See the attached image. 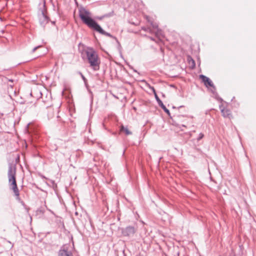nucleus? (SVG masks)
<instances>
[{"instance_id": "obj_1", "label": "nucleus", "mask_w": 256, "mask_h": 256, "mask_svg": "<svg viewBox=\"0 0 256 256\" xmlns=\"http://www.w3.org/2000/svg\"><path fill=\"white\" fill-rule=\"evenodd\" d=\"M78 14L83 23L90 28L102 34L113 38L110 34L105 32L98 22L92 18V14L88 10L82 7L78 10Z\"/></svg>"}, {"instance_id": "obj_2", "label": "nucleus", "mask_w": 256, "mask_h": 256, "mask_svg": "<svg viewBox=\"0 0 256 256\" xmlns=\"http://www.w3.org/2000/svg\"><path fill=\"white\" fill-rule=\"evenodd\" d=\"M82 58L89 64V66L94 71L100 70V60L98 52L92 47L88 46L80 52Z\"/></svg>"}, {"instance_id": "obj_3", "label": "nucleus", "mask_w": 256, "mask_h": 256, "mask_svg": "<svg viewBox=\"0 0 256 256\" xmlns=\"http://www.w3.org/2000/svg\"><path fill=\"white\" fill-rule=\"evenodd\" d=\"M46 2L44 0L43 3L44 8L40 10V13L38 14L39 22L40 26L44 27L50 20L49 18L46 15V11L45 9Z\"/></svg>"}, {"instance_id": "obj_4", "label": "nucleus", "mask_w": 256, "mask_h": 256, "mask_svg": "<svg viewBox=\"0 0 256 256\" xmlns=\"http://www.w3.org/2000/svg\"><path fill=\"white\" fill-rule=\"evenodd\" d=\"M16 178V177H8L9 188L10 190H12L14 196H18L19 190L17 186Z\"/></svg>"}, {"instance_id": "obj_5", "label": "nucleus", "mask_w": 256, "mask_h": 256, "mask_svg": "<svg viewBox=\"0 0 256 256\" xmlns=\"http://www.w3.org/2000/svg\"><path fill=\"white\" fill-rule=\"evenodd\" d=\"M122 233L124 236H132L136 232V230L134 226H129L124 228H122Z\"/></svg>"}, {"instance_id": "obj_6", "label": "nucleus", "mask_w": 256, "mask_h": 256, "mask_svg": "<svg viewBox=\"0 0 256 256\" xmlns=\"http://www.w3.org/2000/svg\"><path fill=\"white\" fill-rule=\"evenodd\" d=\"M19 160V157H18L16 160H13L12 162H9L8 168V176H15L16 174V160Z\"/></svg>"}, {"instance_id": "obj_7", "label": "nucleus", "mask_w": 256, "mask_h": 256, "mask_svg": "<svg viewBox=\"0 0 256 256\" xmlns=\"http://www.w3.org/2000/svg\"><path fill=\"white\" fill-rule=\"evenodd\" d=\"M152 92L154 94V96L156 100L157 101L158 105L163 109V110L166 112L169 116H170V110L166 108V106L164 104L162 101L160 100L158 96L157 95L156 90H154V87L151 88Z\"/></svg>"}, {"instance_id": "obj_8", "label": "nucleus", "mask_w": 256, "mask_h": 256, "mask_svg": "<svg viewBox=\"0 0 256 256\" xmlns=\"http://www.w3.org/2000/svg\"><path fill=\"white\" fill-rule=\"evenodd\" d=\"M58 256H74L72 252L66 245H63L59 250Z\"/></svg>"}, {"instance_id": "obj_9", "label": "nucleus", "mask_w": 256, "mask_h": 256, "mask_svg": "<svg viewBox=\"0 0 256 256\" xmlns=\"http://www.w3.org/2000/svg\"><path fill=\"white\" fill-rule=\"evenodd\" d=\"M200 78L202 80V82L204 83L206 86H210L214 88V90H216V88L212 82L210 80V78L202 74L200 75Z\"/></svg>"}, {"instance_id": "obj_10", "label": "nucleus", "mask_w": 256, "mask_h": 256, "mask_svg": "<svg viewBox=\"0 0 256 256\" xmlns=\"http://www.w3.org/2000/svg\"><path fill=\"white\" fill-rule=\"evenodd\" d=\"M220 108L221 110V112L222 114V116L224 118H226L229 119H231L232 117L231 111L227 108L222 107V106H220Z\"/></svg>"}, {"instance_id": "obj_11", "label": "nucleus", "mask_w": 256, "mask_h": 256, "mask_svg": "<svg viewBox=\"0 0 256 256\" xmlns=\"http://www.w3.org/2000/svg\"><path fill=\"white\" fill-rule=\"evenodd\" d=\"M120 132H124L126 136L132 134V132L128 129V126H125L123 124L120 125Z\"/></svg>"}, {"instance_id": "obj_12", "label": "nucleus", "mask_w": 256, "mask_h": 256, "mask_svg": "<svg viewBox=\"0 0 256 256\" xmlns=\"http://www.w3.org/2000/svg\"><path fill=\"white\" fill-rule=\"evenodd\" d=\"M150 24L152 26V28L154 30H156V31L154 32L155 35L156 37L160 36L162 34V30H159L158 27V24L156 23H154L153 22H150Z\"/></svg>"}, {"instance_id": "obj_13", "label": "nucleus", "mask_w": 256, "mask_h": 256, "mask_svg": "<svg viewBox=\"0 0 256 256\" xmlns=\"http://www.w3.org/2000/svg\"><path fill=\"white\" fill-rule=\"evenodd\" d=\"M142 30L146 32H148L150 34L153 33L152 30L150 28H147V27L144 26V27H142Z\"/></svg>"}, {"instance_id": "obj_14", "label": "nucleus", "mask_w": 256, "mask_h": 256, "mask_svg": "<svg viewBox=\"0 0 256 256\" xmlns=\"http://www.w3.org/2000/svg\"><path fill=\"white\" fill-rule=\"evenodd\" d=\"M146 182H147V184H148V186L149 187V188H152L153 190H154V186L152 184V182L150 181V180L149 179H146Z\"/></svg>"}, {"instance_id": "obj_15", "label": "nucleus", "mask_w": 256, "mask_h": 256, "mask_svg": "<svg viewBox=\"0 0 256 256\" xmlns=\"http://www.w3.org/2000/svg\"><path fill=\"white\" fill-rule=\"evenodd\" d=\"M104 178H105V180H106V182H107L108 184H110L112 180L113 177L110 176V177H104Z\"/></svg>"}, {"instance_id": "obj_16", "label": "nucleus", "mask_w": 256, "mask_h": 256, "mask_svg": "<svg viewBox=\"0 0 256 256\" xmlns=\"http://www.w3.org/2000/svg\"><path fill=\"white\" fill-rule=\"evenodd\" d=\"M204 137V134L202 132L199 134L198 136L196 138L197 141H200Z\"/></svg>"}, {"instance_id": "obj_17", "label": "nucleus", "mask_w": 256, "mask_h": 256, "mask_svg": "<svg viewBox=\"0 0 256 256\" xmlns=\"http://www.w3.org/2000/svg\"><path fill=\"white\" fill-rule=\"evenodd\" d=\"M42 47V46H35L32 50V53H34L36 52V50H38V48H40Z\"/></svg>"}, {"instance_id": "obj_18", "label": "nucleus", "mask_w": 256, "mask_h": 256, "mask_svg": "<svg viewBox=\"0 0 256 256\" xmlns=\"http://www.w3.org/2000/svg\"><path fill=\"white\" fill-rule=\"evenodd\" d=\"M44 212V210H42L40 208H38L36 210L37 214L40 213V214H43Z\"/></svg>"}, {"instance_id": "obj_19", "label": "nucleus", "mask_w": 256, "mask_h": 256, "mask_svg": "<svg viewBox=\"0 0 256 256\" xmlns=\"http://www.w3.org/2000/svg\"><path fill=\"white\" fill-rule=\"evenodd\" d=\"M15 196L16 197V200H18L19 202L22 200L20 197V191H18V195Z\"/></svg>"}, {"instance_id": "obj_20", "label": "nucleus", "mask_w": 256, "mask_h": 256, "mask_svg": "<svg viewBox=\"0 0 256 256\" xmlns=\"http://www.w3.org/2000/svg\"><path fill=\"white\" fill-rule=\"evenodd\" d=\"M80 74V75L82 78L84 80V82H86V78L84 77V76L82 74L81 72H79Z\"/></svg>"}, {"instance_id": "obj_21", "label": "nucleus", "mask_w": 256, "mask_h": 256, "mask_svg": "<svg viewBox=\"0 0 256 256\" xmlns=\"http://www.w3.org/2000/svg\"><path fill=\"white\" fill-rule=\"evenodd\" d=\"M6 241L10 244V246H9L8 248L10 249H12L13 248L14 245L12 244V242L10 241H9L8 240H6Z\"/></svg>"}, {"instance_id": "obj_22", "label": "nucleus", "mask_w": 256, "mask_h": 256, "mask_svg": "<svg viewBox=\"0 0 256 256\" xmlns=\"http://www.w3.org/2000/svg\"><path fill=\"white\" fill-rule=\"evenodd\" d=\"M24 208L26 210V212L28 213V211L30 210V208L28 206H26V207H24ZM29 215H30L29 214H28Z\"/></svg>"}, {"instance_id": "obj_23", "label": "nucleus", "mask_w": 256, "mask_h": 256, "mask_svg": "<svg viewBox=\"0 0 256 256\" xmlns=\"http://www.w3.org/2000/svg\"><path fill=\"white\" fill-rule=\"evenodd\" d=\"M14 109L13 104H10L9 106V110H12Z\"/></svg>"}, {"instance_id": "obj_24", "label": "nucleus", "mask_w": 256, "mask_h": 256, "mask_svg": "<svg viewBox=\"0 0 256 256\" xmlns=\"http://www.w3.org/2000/svg\"><path fill=\"white\" fill-rule=\"evenodd\" d=\"M208 178L210 181L213 182L214 183L216 184V182L214 180V177L210 176V177H208Z\"/></svg>"}, {"instance_id": "obj_25", "label": "nucleus", "mask_w": 256, "mask_h": 256, "mask_svg": "<svg viewBox=\"0 0 256 256\" xmlns=\"http://www.w3.org/2000/svg\"><path fill=\"white\" fill-rule=\"evenodd\" d=\"M20 202L22 204V206H24V208L26 207V206L23 200L20 201Z\"/></svg>"}, {"instance_id": "obj_26", "label": "nucleus", "mask_w": 256, "mask_h": 256, "mask_svg": "<svg viewBox=\"0 0 256 256\" xmlns=\"http://www.w3.org/2000/svg\"><path fill=\"white\" fill-rule=\"evenodd\" d=\"M191 58L192 63V66L194 67L195 66L194 60H192V58Z\"/></svg>"}, {"instance_id": "obj_27", "label": "nucleus", "mask_w": 256, "mask_h": 256, "mask_svg": "<svg viewBox=\"0 0 256 256\" xmlns=\"http://www.w3.org/2000/svg\"><path fill=\"white\" fill-rule=\"evenodd\" d=\"M148 38H149L151 40H152V41H155V42H156L154 38H152V37H150V36H149V37H148Z\"/></svg>"}, {"instance_id": "obj_28", "label": "nucleus", "mask_w": 256, "mask_h": 256, "mask_svg": "<svg viewBox=\"0 0 256 256\" xmlns=\"http://www.w3.org/2000/svg\"><path fill=\"white\" fill-rule=\"evenodd\" d=\"M182 126L184 127H186V126L184 124H182Z\"/></svg>"}, {"instance_id": "obj_29", "label": "nucleus", "mask_w": 256, "mask_h": 256, "mask_svg": "<svg viewBox=\"0 0 256 256\" xmlns=\"http://www.w3.org/2000/svg\"><path fill=\"white\" fill-rule=\"evenodd\" d=\"M236 256V255H234V254H232V255H230V256Z\"/></svg>"}, {"instance_id": "obj_30", "label": "nucleus", "mask_w": 256, "mask_h": 256, "mask_svg": "<svg viewBox=\"0 0 256 256\" xmlns=\"http://www.w3.org/2000/svg\"><path fill=\"white\" fill-rule=\"evenodd\" d=\"M42 178H46V177H45V176H44V177H42Z\"/></svg>"}, {"instance_id": "obj_31", "label": "nucleus", "mask_w": 256, "mask_h": 256, "mask_svg": "<svg viewBox=\"0 0 256 256\" xmlns=\"http://www.w3.org/2000/svg\"><path fill=\"white\" fill-rule=\"evenodd\" d=\"M30 220H32V218L31 216H30Z\"/></svg>"}, {"instance_id": "obj_32", "label": "nucleus", "mask_w": 256, "mask_h": 256, "mask_svg": "<svg viewBox=\"0 0 256 256\" xmlns=\"http://www.w3.org/2000/svg\"><path fill=\"white\" fill-rule=\"evenodd\" d=\"M76 176H75L74 177V180H76Z\"/></svg>"}]
</instances>
